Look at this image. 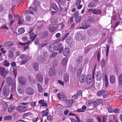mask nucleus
I'll use <instances>...</instances> for the list:
<instances>
[{
    "label": "nucleus",
    "instance_id": "nucleus-1",
    "mask_svg": "<svg viewBox=\"0 0 122 122\" xmlns=\"http://www.w3.org/2000/svg\"><path fill=\"white\" fill-rule=\"evenodd\" d=\"M25 94L27 95L31 96L33 95L34 93V89L31 87L29 86L26 88L25 90Z\"/></svg>",
    "mask_w": 122,
    "mask_h": 122
},
{
    "label": "nucleus",
    "instance_id": "nucleus-2",
    "mask_svg": "<svg viewBox=\"0 0 122 122\" xmlns=\"http://www.w3.org/2000/svg\"><path fill=\"white\" fill-rule=\"evenodd\" d=\"M70 49L68 48H66L63 49V47L59 49V52L60 53H61L63 51V55L65 56H68L69 52Z\"/></svg>",
    "mask_w": 122,
    "mask_h": 122
},
{
    "label": "nucleus",
    "instance_id": "nucleus-3",
    "mask_svg": "<svg viewBox=\"0 0 122 122\" xmlns=\"http://www.w3.org/2000/svg\"><path fill=\"white\" fill-rule=\"evenodd\" d=\"M9 72L8 69L5 70V68L0 66V74L3 76V78H5L6 74Z\"/></svg>",
    "mask_w": 122,
    "mask_h": 122
},
{
    "label": "nucleus",
    "instance_id": "nucleus-4",
    "mask_svg": "<svg viewBox=\"0 0 122 122\" xmlns=\"http://www.w3.org/2000/svg\"><path fill=\"white\" fill-rule=\"evenodd\" d=\"M10 93L9 89L7 86L5 85L4 86L3 89L2 93L4 97H7L9 95Z\"/></svg>",
    "mask_w": 122,
    "mask_h": 122
},
{
    "label": "nucleus",
    "instance_id": "nucleus-5",
    "mask_svg": "<svg viewBox=\"0 0 122 122\" xmlns=\"http://www.w3.org/2000/svg\"><path fill=\"white\" fill-rule=\"evenodd\" d=\"M33 28H31L29 32V33L30 34V39L32 38L31 40V41L32 42H33L34 40L37 35L36 34L35 35L34 32H33Z\"/></svg>",
    "mask_w": 122,
    "mask_h": 122
},
{
    "label": "nucleus",
    "instance_id": "nucleus-6",
    "mask_svg": "<svg viewBox=\"0 0 122 122\" xmlns=\"http://www.w3.org/2000/svg\"><path fill=\"white\" fill-rule=\"evenodd\" d=\"M74 101V100H67L65 104V107H70Z\"/></svg>",
    "mask_w": 122,
    "mask_h": 122
},
{
    "label": "nucleus",
    "instance_id": "nucleus-7",
    "mask_svg": "<svg viewBox=\"0 0 122 122\" xmlns=\"http://www.w3.org/2000/svg\"><path fill=\"white\" fill-rule=\"evenodd\" d=\"M48 34L47 31H43L40 33L39 34V36L41 39H43L47 37Z\"/></svg>",
    "mask_w": 122,
    "mask_h": 122
},
{
    "label": "nucleus",
    "instance_id": "nucleus-8",
    "mask_svg": "<svg viewBox=\"0 0 122 122\" xmlns=\"http://www.w3.org/2000/svg\"><path fill=\"white\" fill-rule=\"evenodd\" d=\"M31 43L30 41H29L28 42L26 43H22L20 42L18 43L19 45H20L21 46H25L27 45V46H25L24 47V50H25L26 49H27L28 47V45L30 44Z\"/></svg>",
    "mask_w": 122,
    "mask_h": 122
},
{
    "label": "nucleus",
    "instance_id": "nucleus-9",
    "mask_svg": "<svg viewBox=\"0 0 122 122\" xmlns=\"http://www.w3.org/2000/svg\"><path fill=\"white\" fill-rule=\"evenodd\" d=\"M92 76L91 74H89L87 75L86 77V81L87 84H91L92 81Z\"/></svg>",
    "mask_w": 122,
    "mask_h": 122
},
{
    "label": "nucleus",
    "instance_id": "nucleus-10",
    "mask_svg": "<svg viewBox=\"0 0 122 122\" xmlns=\"http://www.w3.org/2000/svg\"><path fill=\"white\" fill-rule=\"evenodd\" d=\"M96 76L97 81H100L102 79V75L101 71H99L97 72Z\"/></svg>",
    "mask_w": 122,
    "mask_h": 122
},
{
    "label": "nucleus",
    "instance_id": "nucleus-11",
    "mask_svg": "<svg viewBox=\"0 0 122 122\" xmlns=\"http://www.w3.org/2000/svg\"><path fill=\"white\" fill-rule=\"evenodd\" d=\"M18 82L21 85H23L25 83V80L22 77L20 76L18 78Z\"/></svg>",
    "mask_w": 122,
    "mask_h": 122
},
{
    "label": "nucleus",
    "instance_id": "nucleus-12",
    "mask_svg": "<svg viewBox=\"0 0 122 122\" xmlns=\"http://www.w3.org/2000/svg\"><path fill=\"white\" fill-rule=\"evenodd\" d=\"M36 79L39 82L41 83L43 82V77L40 74H38L36 76Z\"/></svg>",
    "mask_w": 122,
    "mask_h": 122
},
{
    "label": "nucleus",
    "instance_id": "nucleus-13",
    "mask_svg": "<svg viewBox=\"0 0 122 122\" xmlns=\"http://www.w3.org/2000/svg\"><path fill=\"white\" fill-rule=\"evenodd\" d=\"M17 91L20 94H22L24 92L23 87L21 85H19L17 89Z\"/></svg>",
    "mask_w": 122,
    "mask_h": 122
},
{
    "label": "nucleus",
    "instance_id": "nucleus-14",
    "mask_svg": "<svg viewBox=\"0 0 122 122\" xmlns=\"http://www.w3.org/2000/svg\"><path fill=\"white\" fill-rule=\"evenodd\" d=\"M38 59V61L39 62L43 63L46 60V58L42 56H39Z\"/></svg>",
    "mask_w": 122,
    "mask_h": 122
},
{
    "label": "nucleus",
    "instance_id": "nucleus-15",
    "mask_svg": "<svg viewBox=\"0 0 122 122\" xmlns=\"http://www.w3.org/2000/svg\"><path fill=\"white\" fill-rule=\"evenodd\" d=\"M103 80L105 82V86L106 87V88H107L108 85V78L107 75H105L103 79Z\"/></svg>",
    "mask_w": 122,
    "mask_h": 122
},
{
    "label": "nucleus",
    "instance_id": "nucleus-16",
    "mask_svg": "<svg viewBox=\"0 0 122 122\" xmlns=\"http://www.w3.org/2000/svg\"><path fill=\"white\" fill-rule=\"evenodd\" d=\"M28 107V106H24L19 105L16 107V109L18 111H20Z\"/></svg>",
    "mask_w": 122,
    "mask_h": 122
},
{
    "label": "nucleus",
    "instance_id": "nucleus-17",
    "mask_svg": "<svg viewBox=\"0 0 122 122\" xmlns=\"http://www.w3.org/2000/svg\"><path fill=\"white\" fill-rule=\"evenodd\" d=\"M72 38L71 36H69L65 40V42L66 44L70 45L72 42Z\"/></svg>",
    "mask_w": 122,
    "mask_h": 122
},
{
    "label": "nucleus",
    "instance_id": "nucleus-18",
    "mask_svg": "<svg viewBox=\"0 0 122 122\" xmlns=\"http://www.w3.org/2000/svg\"><path fill=\"white\" fill-rule=\"evenodd\" d=\"M56 46L54 44L51 45L49 47V50L51 52H53L56 50Z\"/></svg>",
    "mask_w": 122,
    "mask_h": 122
},
{
    "label": "nucleus",
    "instance_id": "nucleus-19",
    "mask_svg": "<svg viewBox=\"0 0 122 122\" xmlns=\"http://www.w3.org/2000/svg\"><path fill=\"white\" fill-rule=\"evenodd\" d=\"M86 21L89 23H92L94 22V19L92 17L89 16L87 18Z\"/></svg>",
    "mask_w": 122,
    "mask_h": 122
},
{
    "label": "nucleus",
    "instance_id": "nucleus-20",
    "mask_svg": "<svg viewBox=\"0 0 122 122\" xmlns=\"http://www.w3.org/2000/svg\"><path fill=\"white\" fill-rule=\"evenodd\" d=\"M55 71L53 67H51L50 68L49 74L50 76H52L54 75Z\"/></svg>",
    "mask_w": 122,
    "mask_h": 122
},
{
    "label": "nucleus",
    "instance_id": "nucleus-21",
    "mask_svg": "<svg viewBox=\"0 0 122 122\" xmlns=\"http://www.w3.org/2000/svg\"><path fill=\"white\" fill-rule=\"evenodd\" d=\"M33 67L36 71H38L39 69V65L38 63L36 62H33Z\"/></svg>",
    "mask_w": 122,
    "mask_h": 122
},
{
    "label": "nucleus",
    "instance_id": "nucleus-22",
    "mask_svg": "<svg viewBox=\"0 0 122 122\" xmlns=\"http://www.w3.org/2000/svg\"><path fill=\"white\" fill-rule=\"evenodd\" d=\"M85 77V75H82L81 76L79 77V81L81 83H83L85 82L86 81Z\"/></svg>",
    "mask_w": 122,
    "mask_h": 122
},
{
    "label": "nucleus",
    "instance_id": "nucleus-23",
    "mask_svg": "<svg viewBox=\"0 0 122 122\" xmlns=\"http://www.w3.org/2000/svg\"><path fill=\"white\" fill-rule=\"evenodd\" d=\"M110 82L111 84H113L114 83L116 79L113 75H111L110 76Z\"/></svg>",
    "mask_w": 122,
    "mask_h": 122
},
{
    "label": "nucleus",
    "instance_id": "nucleus-24",
    "mask_svg": "<svg viewBox=\"0 0 122 122\" xmlns=\"http://www.w3.org/2000/svg\"><path fill=\"white\" fill-rule=\"evenodd\" d=\"M38 103L40 104H41L43 107H47V105L46 102L43 99H41L38 102Z\"/></svg>",
    "mask_w": 122,
    "mask_h": 122
},
{
    "label": "nucleus",
    "instance_id": "nucleus-25",
    "mask_svg": "<svg viewBox=\"0 0 122 122\" xmlns=\"http://www.w3.org/2000/svg\"><path fill=\"white\" fill-rule=\"evenodd\" d=\"M96 3L93 2H90L88 5V6L90 8H94L96 6Z\"/></svg>",
    "mask_w": 122,
    "mask_h": 122
},
{
    "label": "nucleus",
    "instance_id": "nucleus-26",
    "mask_svg": "<svg viewBox=\"0 0 122 122\" xmlns=\"http://www.w3.org/2000/svg\"><path fill=\"white\" fill-rule=\"evenodd\" d=\"M91 11L94 14H101V11L100 9H91Z\"/></svg>",
    "mask_w": 122,
    "mask_h": 122
},
{
    "label": "nucleus",
    "instance_id": "nucleus-27",
    "mask_svg": "<svg viewBox=\"0 0 122 122\" xmlns=\"http://www.w3.org/2000/svg\"><path fill=\"white\" fill-rule=\"evenodd\" d=\"M69 80V76L67 74H65L64 76L63 80L66 83L68 82Z\"/></svg>",
    "mask_w": 122,
    "mask_h": 122
},
{
    "label": "nucleus",
    "instance_id": "nucleus-28",
    "mask_svg": "<svg viewBox=\"0 0 122 122\" xmlns=\"http://www.w3.org/2000/svg\"><path fill=\"white\" fill-rule=\"evenodd\" d=\"M82 37L81 35L80 34H77L76 35V36L74 38L76 40L80 41L82 39Z\"/></svg>",
    "mask_w": 122,
    "mask_h": 122
},
{
    "label": "nucleus",
    "instance_id": "nucleus-29",
    "mask_svg": "<svg viewBox=\"0 0 122 122\" xmlns=\"http://www.w3.org/2000/svg\"><path fill=\"white\" fill-rule=\"evenodd\" d=\"M17 20L18 21L17 23L19 25L22 24L24 22V20L23 17L20 16L17 19Z\"/></svg>",
    "mask_w": 122,
    "mask_h": 122
},
{
    "label": "nucleus",
    "instance_id": "nucleus-30",
    "mask_svg": "<svg viewBox=\"0 0 122 122\" xmlns=\"http://www.w3.org/2000/svg\"><path fill=\"white\" fill-rule=\"evenodd\" d=\"M101 102V100L98 99L95 101L93 103V105L95 107H96L100 104Z\"/></svg>",
    "mask_w": 122,
    "mask_h": 122
},
{
    "label": "nucleus",
    "instance_id": "nucleus-31",
    "mask_svg": "<svg viewBox=\"0 0 122 122\" xmlns=\"http://www.w3.org/2000/svg\"><path fill=\"white\" fill-rule=\"evenodd\" d=\"M83 59V58L82 56H78L76 60L77 63L79 64H80L82 62Z\"/></svg>",
    "mask_w": 122,
    "mask_h": 122
},
{
    "label": "nucleus",
    "instance_id": "nucleus-32",
    "mask_svg": "<svg viewBox=\"0 0 122 122\" xmlns=\"http://www.w3.org/2000/svg\"><path fill=\"white\" fill-rule=\"evenodd\" d=\"M13 44L12 41H9L5 43L4 44V45L6 46L10 47L13 46Z\"/></svg>",
    "mask_w": 122,
    "mask_h": 122
},
{
    "label": "nucleus",
    "instance_id": "nucleus-33",
    "mask_svg": "<svg viewBox=\"0 0 122 122\" xmlns=\"http://www.w3.org/2000/svg\"><path fill=\"white\" fill-rule=\"evenodd\" d=\"M68 59L66 57L64 58L62 60L61 63L63 66H65L67 62Z\"/></svg>",
    "mask_w": 122,
    "mask_h": 122
},
{
    "label": "nucleus",
    "instance_id": "nucleus-34",
    "mask_svg": "<svg viewBox=\"0 0 122 122\" xmlns=\"http://www.w3.org/2000/svg\"><path fill=\"white\" fill-rule=\"evenodd\" d=\"M51 7L53 9L56 10H58V8L56 5L54 3H53L51 6Z\"/></svg>",
    "mask_w": 122,
    "mask_h": 122
},
{
    "label": "nucleus",
    "instance_id": "nucleus-35",
    "mask_svg": "<svg viewBox=\"0 0 122 122\" xmlns=\"http://www.w3.org/2000/svg\"><path fill=\"white\" fill-rule=\"evenodd\" d=\"M28 56L24 54L21 55L20 56V58L21 59H24V60L28 59Z\"/></svg>",
    "mask_w": 122,
    "mask_h": 122
},
{
    "label": "nucleus",
    "instance_id": "nucleus-36",
    "mask_svg": "<svg viewBox=\"0 0 122 122\" xmlns=\"http://www.w3.org/2000/svg\"><path fill=\"white\" fill-rule=\"evenodd\" d=\"M119 83L121 85H122V74H120L118 77Z\"/></svg>",
    "mask_w": 122,
    "mask_h": 122
},
{
    "label": "nucleus",
    "instance_id": "nucleus-37",
    "mask_svg": "<svg viewBox=\"0 0 122 122\" xmlns=\"http://www.w3.org/2000/svg\"><path fill=\"white\" fill-rule=\"evenodd\" d=\"M8 56L11 59L13 57L14 54L12 51H9Z\"/></svg>",
    "mask_w": 122,
    "mask_h": 122
},
{
    "label": "nucleus",
    "instance_id": "nucleus-38",
    "mask_svg": "<svg viewBox=\"0 0 122 122\" xmlns=\"http://www.w3.org/2000/svg\"><path fill=\"white\" fill-rule=\"evenodd\" d=\"M65 97V95L63 93H59L58 94V97L60 100V99L63 98Z\"/></svg>",
    "mask_w": 122,
    "mask_h": 122
},
{
    "label": "nucleus",
    "instance_id": "nucleus-39",
    "mask_svg": "<svg viewBox=\"0 0 122 122\" xmlns=\"http://www.w3.org/2000/svg\"><path fill=\"white\" fill-rule=\"evenodd\" d=\"M106 90H102L99 91L97 92V95L98 96H100L102 94V93H105L106 92Z\"/></svg>",
    "mask_w": 122,
    "mask_h": 122
},
{
    "label": "nucleus",
    "instance_id": "nucleus-40",
    "mask_svg": "<svg viewBox=\"0 0 122 122\" xmlns=\"http://www.w3.org/2000/svg\"><path fill=\"white\" fill-rule=\"evenodd\" d=\"M69 34L70 33L69 32H67L63 36V38L61 40V41H63L68 36H69Z\"/></svg>",
    "mask_w": 122,
    "mask_h": 122
},
{
    "label": "nucleus",
    "instance_id": "nucleus-41",
    "mask_svg": "<svg viewBox=\"0 0 122 122\" xmlns=\"http://www.w3.org/2000/svg\"><path fill=\"white\" fill-rule=\"evenodd\" d=\"M83 68H80L77 71V76H79L81 75Z\"/></svg>",
    "mask_w": 122,
    "mask_h": 122
},
{
    "label": "nucleus",
    "instance_id": "nucleus-42",
    "mask_svg": "<svg viewBox=\"0 0 122 122\" xmlns=\"http://www.w3.org/2000/svg\"><path fill=\"white\" fill-rule=\"evenodd\" d=\"M14 109V107L13 105H11L8 108V112H11Z\"/></svg>",
    "mask_w": 122,
    "mask_h": 122
},
{
    "label": "nucleus",
    "instance_id": "nucleus-43",
    "mask_svg": "<svg viewBox=\"0 0 122 122\" xmlns=\"http://www.w3.org/2000/svg\"><path fill=\"white\" fill-rule=\"evenodd\" d=\"M31 18V17L29 15H26L25 18L27 22L30 21Z\"/></svg>",
    "mask_w": 122,
    "mask_h": 122
},
{
    "label": "nucleus",
    "instance_id": "nucleus-44",
    "mask_svg": "<svg viewBox=\"0 0 122 122\" xmlns=\"http://www.w3.org/2000/svg\"><path fill=\"white\" fill-rule=\"evenodd\" d=\"M32 115V114L31 112H29L24 114L23 115V117H24V118H25V117H28L29 116L31 115Z\"/></svg>",
    "mask_w": 122,
    "mask_h": 122
},
{
    "label": "nucleus",
    "instance_id": "nucleus-45",
    "mask_svg": "<svg viewBox=\"0 0 122 122\" xmlns=\"http://www.w3.org/2000/svg\"><path fill=\"white\" fill-rule=\"evenodd\" d=\"M18 32L20 34L23 33L25 32V29L23 28H20L18 30Z\"/></svg>",
    "mask_w": 122,
    "mask_h": 122
},
{
    "label": "nucleus",
    "instance_id": "nucleus-46",
    "mask_svg": "<svg viewBox=\"0 0 122 122\" xmlns=\"http://www.w3.org/2000/svg\"><path fill=\"white\" fill-rule=\"evenodd\" d=\"M56 30V28L54 27H50L49 29V31L51 32L55 31Z\"/></svg>",
    "mask_w": 122,
    "mask_h": 122
},
{
    "label": "nucleus",
    "instance_id": "nucleus-47",
    "mask_svg": "<svg viewBox=\"0 0 122 122\" xmlns=\"http://www.w3.org/2000/svg\"><path fill=\"white\" fill-rule=\"evenodd\" d=\"M58 53L57 52H55L50 54V56L51 58H53L56 56Z\"/></svg>",
    "mask_w": 122,
    "mask_h": 122
},
{
    "label": "nucleus",
    "instance_id": "nucleus-48",
    "mask_svg": "<svg viewBox=\"0 0 122 122\" xmlns=\"http://www.w3.org/2000/svg\"><path fill=\"white\" fill-rule=\"evenodd\" d=\"M37 25L38 29H41L43 25L42 23L39 22H38Z\"/></svg>",
    "mask_w": 122,
    "mask_h": 122
},
{
    "label": "nucleus",
    "instance_id": "nucleus-49",
    "mask_svg": "<svg viewBox=\"0 0 122 122\" xmlns=\"http://www.w3.org/2000/svg\"><path fill=\"white\" fill-rule=\"evenodd\" d=\"M52 64L54 67L56 66L58 64V61L56 59H54L53 61Z\"/></svg>",
    "mask_w": 122,
    "mask_h": 122
},
{
    "label": "nucleus",
    "instance_id": "nucleus-50",
    "mask_svg": "<svg viewBox=\"0 0 122 122\" xmlns=\"http://www.w3.org/2000/svg\"><path fill=\"white\" fill-rule=\"evenodd\" d=\"M106 57H107L108 55V52L109 50V47L108 45H107L106 46Z\"/></svg>",
    "mask_w": 122,
    "mask_h": 122
},
{
    "label": "nucleus",
    "instance_id": "nucleus-51",
    "mask_svg": "<svg viewBox=\"0 0 122 122\" xmlns=\"http://www.w3.org/2000/svg\"><path fill=\"white\" fill-rule=\"evenodd\" d=\"M105 64V61L104 59H102L101 62V66L102 68H103Z\"/></svg>",
    "mask_w": 122,
    "mask_h": 122
},
{
    "label": "nucleus",
    "instance_id": "nucleus-52",
    "mask_svg": "<svg viewBox=\"0 0 122 122\" xmlns=\"http://www.w3.org/2000/svg\"><path fill=\"white\" fill-rule=\"evenodd\" d=\"M6 81L8 83L10 84L11 83V77H7L6 78Z\"/></svg>",
    "mask_w": 122,
    "mask_h": 122
},
{
    "label": "nucleus",
    "instance_id": "nucleus-53",
    "mask_svg": "<svg viewBox=\"0 0 122 122\" xmlns=\"http://www.w3.org/2000/svg\"><path fill=\"white\" fill-rule=\"evenodd\" d=\"M3 63V65L7 66H9L10 65V63L8 62V61L7 60H5Z\"/></svg>",
    "mask_w": 122,
    "mask_h": 122
},
{
    "label": "nucleus",
    "instance_id": "nucleus-54",
    "mask_svg": "<svg viewBox=\"0 0 122 122\" xmlns=\"http://www.w3.org/2000/svg\"><path fill=\"white\" fill-rule=\"evenodd\" d=\"M81 16H80L75 17V21L76 23H78L80 21L81 19Z\"/></svg>",
    "mask_w": 122,
    "mask_h": 122
},
{
    "label": "nucleus",
    "instance_id": "nucleus-55",
    "mask_svg": "<svg viewBox=\"0 0 122 122\" xmlns=\"http://www.w3.org/2000/svg\"><path fill=\"white\" fill-rule=\"evenodd\" d=\"M12 118L11 116H6L4 117V119L6 120H10Z\"/></svg>",
    "mask_w": 122,
    "mask_h": 122
},
{
    "label": "nucleus",
    "instance_id": "nucleus-56",
    "mask_svg": "<svg viewBox=\"0 0 122 122\" xmlns=\"http://www.w3.org/2000/svg\"><path fill=\"white\" fill-rule=\"evenodd\" d=\"M47 120L51 121L53 119V117L52 116L50 115L47 116Z\"/></svg>",
    "mask_w": 122,
    "mask_h": 122
},
{
    "label": "nucleus",
    "instance_id": "nucleus-57",
    "mask_svg": "<svg viewBox=\"0 0 122 122\" xmlns=\"http://www.w3.org/2000/svg\"><path fill=\"white\" fill-rule=\"evenodd\" d=\"M12 92H15L16 90V86L15 84H12L11 88Z\"/></svg>",
    "mask_w": 122,
    "mask_h": 122
},
{
    "label": "nucleus",
    "instance_id": "nucleus-58",
    "mask_svg": "<svg viewBox=\"0 0 122 122\" xmlns=\"http://www.w3.org/2000/svg\"><path fill=\"white\" fill-rule=\"evenodd\" d=\"M47 44V43L43 44H39L38 46V47L40 49H42V48L44 46H46Z\"/></svg>",
    "mask_w": 122,
    "mask_h": 122
},
{
    "label": "nucleus",
    "instance_id": "nucleus-59",
    "mask_svg": "<svg viewBox=\"0 0 122 122\" xmlns=\"http://www.w3.org/2000/svg\"><path fill=\"white\" fill-rule=\"evenodd\" d=\"M28 61V59H25V60H22L21 62L20 63V65H22L23 64H24Z\"/></svg>",
    "mask_w": 122,
    "mask_h": 122
},
{
    "label": "nucleus",
    "instance_id": "nucleus-60",
    "mask_svg": "<svg viewBox=\"0 0 122 122\" xmlns=\"http://www.w3.org/2000/svg\"><path fill=\"white\" fill-rule=\"evenodd\" d=\"M30 10H32L36 12L37 10V9L36 7H33L32 6H30L29 7Z\"/></svg>",
    "mask_w": 122,
    "mask_h": 122
},
{
    "label": "nucleus",
    "instance_id": "nucleus-61",
    "mask_svg": "<svg viewBox=\"0 0 122 122\" xmlns=\"http://www.w3.org/2000/svg\"><path fill=\"white\" fill-rule=\"evenodd\" d=\"M82 91L81 90H78L76 94L78 96H81L82 95Z\"/></svg>",
    "mask_w": 122,
    "mask_h": 122
},
{
    "label": "nucleus",
    "instance_id": "nucleus-62",
    "mask_svg": "<svg viewBox=\"0 0 122 122\" xmlns=\"http://www.w3.org/2000/svg\"><path fill=\"white\" fill-rule=\"evenodd\" d=\"M36 102H30V104L31 107H34L36 106Z\"/></svg>",
    "mask_w": 122,
    "mask_h": 122
},
{
    "label": "nucleus",
    "instance_id": "nucleus-63",
    "mask_svg": "<svg viewBox=\"0 0 122 122\" xmlns=\"http://www.w3.org/2000/svg\"><path fill=\"white\" fill-rule=\"evenodd\" d=\"M108 109L109 112L111 113L112 112V108L111 106H109L108 108Z\"/></svg>",
    "mask_w": 122,
    "mask_h": 122
},
{
    "label": "nucleus",
    "instance_id": "nucleus-64",
    "mask_svg": "<svg viewBox=\"0 0 122 122\" xmlns=\"http://www.w3.org/2000/svg\"><path fill=\"white\" fill-rule=\"evenodd\" d=\"M87 122H94V121L92 118H89L87 119Z\"/></svg>",
    "mask_w": 122,
    "mask_h": 122
}]
</instances>
